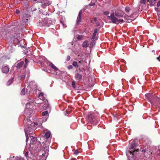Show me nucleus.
Listing matches in <instances>:
<instances>
[{
	"mask_svg": "<svg viewBox=\"0 0 160 160\" xmlns=\"http://www.w3.org/2000/svg\"><path fill=\"white\" fill-rule=\"evenodd\" d=\"M87 121L88 122H89L92 124L93 123L94 124V122H95V118L92 114H88L87 117Z\"/></svg>",
	"mask_w": 160,
	"mask_h": 160,
	"instance_id": "obj_5",
	"label": "nucleus"
},
{
	"mask_svg": "<svg viewBox=\"0 0 160 160\" xmlns=\"http://www.w3.org/2000/svg\"><path fill=\"white\" fill-rule=\"evenodd\" d=\"M70 160H76V159L74 158H71Z\"/></svg>",
	"mask_w": 160,
	"mask_h": 160,
	"instance_id": "obj_46",
	"label": "nucleus"
},
{
	"mask_svg": "<svg viewBox=\"0 0 160 160\" xmlns=\"http://www.w3.org/2000/svg\"><path fill=\"white\" fill-rule=\"evenodd\" d=\"M38 124L37 123H33V125H34V126H33V127L34 128L35 126V125H37Z\"/></svg>",
	"mask_w": 160,
	"mask_h": 160,
	"instance_id": "obj_41",
	"label": "nucleus"
},
{
	"mask_svg": "<svg viewBox=\"0 0 160 160\" xmlns=\"http://www.w3.org/2000/svg\"><path fill=\"white\" fill-rule=\"evenodd\" d=\"M78 150H76L74 152V154H75V155H77L78 154Z\"/></svg>",
	"mask_w": 160,
	"mask_h": 160,
	"instance_id": "obj_39",
	"label": "nucleus"
},
{
	"mask_svg": "<svg viewBox=\"0 0 160 160\" xmlns=\"http://www.w3.org/2000/svg\"><path fill=\"white\" fill-rule=\"evenodd\" d=\"M29 153V152L28 151L26 152L25 154V156L26 157L28 160V159L29 158H31V152H30Z\"/></svg>",
	"mask_w": 160,
	"mask_h": 160,
	"instance_id": "obj_11",
	"label": "nucleus"
},
{
	"mask_svg": "<svg viewBox=\"0 0 160 160\" xmlns=\"http://www.w3.org/2000/svg\"><path fill=\"white\" fill-rule=\"evenodd\" d=\"M42 62H40V64H41V65L42 66Z\"/></svg>",
	"mask_w": 160,
	"mask_h": 160,
	"instance_id": "obj_50",
	"label": "nucleus"
},
{
	"mask_svg": "<svg viewBox=\"0 0 160 160\" xmlns=\"http://www.w3.org/2000/svg\"><path fill=\"white\" fill-rule=\"evenodd\" d=\"M51 135V133L49 131L46 132L45 134V137L47 139L49 138Z\"/></svg>",
	"mask_w": 160,
	"mask_h": 160,
	"instance_id": "obj_13",
	"label": "nucleus"
},
{
	"mask_svg": "<svg viewBox=\"0 0 160 160\" xmlns=\"http://www.w3.org/2000/svg\"><path fill=\"white\" fill-rule=\"evenodd\" d=\"M25 123L24 127L25 132L27 133H28V132L29 131V128L33 127L34 125L29 118H27L25 119Z\"/></svg>",
	"mask_w": 160,
	"mask_h": 160,
	"instance_id": "obj_3",
	"label": "nucleus"
},
{
	"mask_svg": "<svg viewBox=\"0 0 160 160\" xmlns=\"http://www.w3.org/2000/svg\"><path fill=\"white\" fill-rule=\"evenodd\" d=\"M94 22H97V18H94Z\"/></svg>",
	"mask_w": 160,
	"mask_h": 160,
	"instance_id": "obj_43",
	"label": "nucleus"
},
{
	"mask_svg": "<svg viewBox=\"0 0 160 160\" xmlns=\"http://www.w3.org/2000/svg\"><path fill=\"white\" fill-rule=\"evenodd\" d=\"M13 82V78H11L7 82V85L8 86L10 85L11 84H12V83Z\"/></svg>",
	"mask_w": 160,
	"mask_h": 160,
	"instance_id": "obj_17",
	"label": "nucleus"
},
{
	"mask_svg": "<svg viewBox=\"0 0 160 160\" xmlns=\"http://www.w3.org/2000/svg\"><path fill=\"white\" fill-rule=\"evenodd\" d=\"M16 160H25L23 158L21 157H17Z\"/></svg>",
	"mask_w": 160,
	"mask_h": 160,
	"instance_id": "obj_29",
	"label": "nucleus"
},
{
	"mask_svg": "<svg viewBox=\"0 0 160 160\" xmlns=\"http://www.w3.org/2000/svg\"><path fill=\"white\" fill-rule=\"evenodd\" d=\"M96 33H95L94 32L93 33V35H92V42L91 43V45L93 44V43H94V44H95L94 42L93 41L94 40V37H95L96 36Z\"/></svg>",
	"mask_w": 160,
	"mask_h": 160,
	"instance_id": "obj_22",
	"label": "nucleus"
},
{
	"mask_svg": "<svg viewBox=\"0 0 160 160\" xmlns=\"http://www.w3.org/2000/svg\"><path fill=\"white\" fill-rule=\"evenodd\" d=\"M90 22H91V23H92V22H93V20H91V21H90Z\"/></svg>",
	"mask_w": 160,
	"mask_h": 160,
	"instance_id": "obj_48",
	"label": "nucleus"
},
{
	"mask_svg": "<svg viewBox=\"0 0 160 160\" xmlns=\"http://www.w3.org/2000/svg\"><path fill=\"white\" fill-rule=\"evenodd\" d=\"M33 104V102H29L26 104V108L28 109H31Z\"/></svg>",
	"mask_w": 160,
	"mask_h": 160,
	"instance_id": "obj_9",
	"label": "nucleus"
},
{
	"mask_svg": "<svg viewBox=\"0 0 160 160\" xmlns=\"http://www.w3.org/2000/svg\"><path fill=\"white\" fill-rule=\"evenodd\" d=\"M43 95V94L42 93H40L39 95V97L40 98L41 97H42Z\"/></svg>",
	"mask_w": 160,
	"mask_h": 160,
	"instance_id": "obj_40",
	"label": "nucleus"
},
{
	"mask_svg": "<svg viewBox=\"0 0 160 160\" xmlns=\"http://www.w3.org/2000/svg\"><path fill=\"white\" fill-rule=\"evenodd\" d=\"M88 41L87 40L85 41L82 44V46L84 48H87L88 46Z\"/></svg>",
	"mask_w": 160,
	"mask_h": 160,
	"instance_id": "obj_14",
	"label": "nucleus"
},
{
	"mask_svg": "<svg viewBox=\"0 0 160 160\" xmlns=\"http://www.w3.org/2000/svg\"><path fill=\"white\" fill-rule=\"evenodd\" d=\"M77 38L78 40H81L83 38V36L82 35H79L78 36Z\"/></svg>",
	"mask_w": 160,
	"mask_h": 160,
	"instance_id": "obj_28",
	"label": "nucleus"
},
{
	"mask_svg": "<svg viewBox=\"0 0 160 160\" xmlns=\"http://www.w3.org/2000/svg\"><path fill=\"white\" fill-rule=\"evenodd\" d=\"M28 61L27 60H25V63L24 65V67H25V68H26L27 66V63H28Z\"/></svg>",
	"mask_w": 160,
	"mask_h": 160,
	"instance_id": "obj_35",
	"label": "nucleus"
},
{
	"mask_svg": "<svg viewBox=\"0 0 160 160\" xmlns=\"http://www.w3.org/2000/svg\"><path fill=\"white\" fill-rule=\"evenodd\" d=\"M43 24L46 27H49L52 24V22L50 19L46 18L43 21Z\"/></svg>",
	"mask_w": 160,
	"mask_h": 160,
	"instance_id": "obj_6",
	"label": "nucleus"
},
{
	"mask_svg": "<svg viewBox=\"0 0 160 160\" xmlns=\"http://www.w3.org/2000/svg\"><path fill=\"white\" fill-rule=\"evenodd\" d=\"M94 40H96V36L95 37H94Z\"/></svg>",
	"mask_w": 160,
	"mask_h": 160,
	"instance_id": "obj_47",
	"label": "nucleus"
},
{
	"mask_svg": "<svg viewBox=\"0 0 160 160\" xmlns=\"http://www.w3.org/2000/svg\"><path fill=\"white\" fill-rule=\"evenodd\" d=\"M81 62H82V61H79V63H81Z\"/></svg>",
	"mask_w": 160,
	"mask_h": 160,
	"instance_id": "obj_49",
	"label": "nucleus"
},
{
	"mask_svg": "<svg viewBox=\"0 0 160 160\" xmlns=\"http://www.w3.org/2000/svg\"><path fill=\"white\" fill-rule=\"evenodd\" d=\"M34 1H36L37 0H33Z\"/></svg>",
	"mask_w": 160,
	"mask_h": 160,
	"instance_id": "obj_52",
	"label": "nucleus"
},
{
	"mask_svg": "<svg viewBox=\"0 0 160 160\" xmlns=\"http://www.w3.org/2000/svg\"><path fill=\"white\" fill-rule=\"evenodd\" d=\"M31 138L30 144H33L35 141V138L33 136H30Z\"/></svg>",
	"mask_w": 160,
	"mask_h": 160,
	"instance_id": "obj_16",
	"label": "nucleus"
},
{
	"mask_svg": "<svg viewBox=\"0 0 160 160\" xmlns=\"http://www.w3.org/2000/svg\"><path fill=\"white\" fill-rule=\"evenodd\" d=\"M50 67L53 68L55 71H57L58 68L53 63L51 64Z\"/></svg>",
	"mask_w": 160,
	"mask_h": 160,
	"instance_id": "obj_19",
	"label": "nucleus"
},
{
	"mask_svg": "<svg viewBox=\"0 0 160 160\" xmlns=\"http://www.w3.org/2000/svg\"><path fill=\"white\" fill-rule=\"evenodd\" d=\"M37 144H38V146H39V147H40L42 146L40 142L38 141H37Z\"/></svg>",
	"mask_w": 160,
	"mask_h": 160,
	"instance_id": "obj_33",
	"label": "nucleus"
},
{
	"mask_svg": "<svg viewBox=\"0 0 160 160\" xmlns=\"http://www.w3.org/2000/svg\"><path fill=\"white\" fill-rule=\"evenodd\" d=\"M28 133H27L25 132V134H26V142H27L28 140V138H29V137H28V135H30L31 134H32V133H30L28 131Z\"/></svg>",
	"mask_w": 160,
	"mask_h": 160,
	"instance_id": "obj_21",
	"label": "nucleus"
},
{
	"mask_svg": "<svg viewBox=\"0 0 160 160\" xmlns=\"http://www.w3.org/2000/svg\"><path fill=\"white\" fill-rule=\"evenodd\" d=\"M2 70L3 73H7L9 72V69L8 67L5 66L2 68Z\"/></svg>",
	"mask_w": 160,
	"mask_h": 160,
	"instance_id": "obj_8",
	"label": "nucleus"
},
{
	"mask_svg": "<svg viewBox=\"0 0 160 160\" xmlns=\"http://www.w3.org/2000/svg\"><path fill=\"white\" fill-rule=\"evenodd\" d=\"M73 68V67L72 65H69L68 67V69H72Z\"/></svg>",
	"mask_w": 160,
	"mask_h": 160,
	"instance_id": "obj_32",
	"label": "nucleus"
},
{
	"mask_svg": "<svg viewBox=\"0 0 160 160\" xmlns=\"http://www.w3.org/2000/svg\"><path fill=\"white\" fill-rule=\"evenodd\" d=\"M24 63V62L23 61H21L19 62L18 63L16 67L18 68H21L22 65H23V64Z\"/></svg>",
	"mask_w": 160,
	"mask_h": 160,
	"instance_id": "obj_12",
	"label": "nucleus"
},
{
	"mask_svg": "<svg viewBox=\"0 0 160 160\" xmlns=\"http://www.w3.org/2000/svg\"><path fill=\"white\" fill-rule=\"evenodd\" d=\"M154 1H156V0H154Z\"/></svg>",
	"mask_w": 160,
	"mask_h": 160,
	"instance_id": "obj_53",
	"label": "nucleus"
},
{
	"mask_svg": "<svg viewBox=\"0 0 160 160\" xmlns=\"http://www.w3.org/2000/svg\"><path fill=\"white\" fill-rule=\"evenodd\" d=\"M34 129V128L32 127H31V128H29V131H28V132H30V133H32V131H33V130Z\"/></svg>",
	"mask_w": 160,
	"mask_h": 160,
	"instance_id": "obj_27",
	"label": "nucleus"
},
{
	"mask_svg": "<svg viewBox=\"0 0 160 160\" xmlns=\"http://www.w3.org/2000/svg\"><path fill=\"white\" fill-rule=\"evenodd\" d=\"M157 6L158 7L160 6V0L157 3Z\"/></svg>",
	"mask_w": 160,
	"mask_h": 160,
	"instance_id": "obj_37",
	"label": "nucleus"
},
{
	"mask_svg": "<svg viewBox=\"0 0 160 160\" xmlns=\"http://www.w3.org/2000/svg\"><path fill=\"white\" fill-rule=\"evenodd\" d=\"M124 14V12L122 11L118 10L112 13L110 16H108V18L111 20L112 23L118 24L120 22H124L122 19H118V18L122 17Z\"/></svg>",
	"mask_w": 160,
	"mask_h": 160,
	"instance_id": "obj_1",
	"label": "nucleus"
},
{
	"mask_svg": "<svg viewBox=\"0 0 160 160\" xmlns=\"http://www.w3.org/2000/svg\"><path fill=\"white\" fill-rule=\"evenodd\" d=\"M97 26H99L100 25L99 22L97 21V22H95Z\"/></svg>",
	"mask_w": 160,
	"mask_h": 160,
	"instance_id": "obj_38",
	"label": "nucleus"
},
{
	"mask_svg": "<svg viewBox=\"0 0 160 160\" xmlns=\"http://www.w3.org/2000/svg\"><path fill=\"white\" fill-rule=\"evenodd\" d=\"M81 72L82 70L80 68L78 69H76L75 71L74 78L78 82L81 81L82 79V75Z\"/></svg>",
	"mask_w": 160,
	"mask_h": 160,
	"instance_id": "obj_4",
	"label": "nucleus"
},
{
	"mask_svg": "<svg viewBox=\"0 0 160 160\" xmlns=\"http://www.w3.org/2000/svg\"><path fill=\"white\" fill-rule=\"evenodd\" d=\"M97 30L96 29H95L94 30V33H97Z\"/></svg>",
	"mask_w": 160,
	"mask_h": 160,
	"instance_id": "obj_44",
	"label": "nucleus"
},
{
	"mask_svg": "<svg viewBox=\"0 0 160 160\" xmlns=\"http://www.w3.org/2000/svg\"><path fill=\"white\" fill-rule=\"evenodd\" d=\"M26 93L25 89L24 88L21 90V95H24Z\"/></svg>",
	"mask_w": 160,
	"mask_h": 160,
	"instance_id": "obj_23",
	"label": "nucleus"
},
{
	"mask_svg": "<svg viewBox=\"0 0 160 160\" xmlns=\"http://www.w3.org/2000/svg\"><path fill=\"white\" fill-rule=\"evenodd\" d=\"M45 62L46 63L47 65L48 66H50L51 64H52V63L48 61L47 60H46L45 61Z\"/></svg>",
	"mask_w": 160,
	"mask_h": 160,
	"instance_id": "obj_25",
	"label": "nucleus"
},
{
	"mask_svg": "<svg viewBox=\"0 0 160 160\" xmlns=\"http://www.w3.org/2000/svg\"><path fill=\"white\" fill-rule=\"evenodd\" d=\"M130 8L129 7H126L125 8V11L126 13L128 14L130 11Z\"/></svg>",
	"mask_w": 160,
	"mask_h": 160,
	"instance_id": "obj_20",
	"label": "nucleus"
},
{
	"mask_svg": "<svg viewBox=\"0 0 160 160\" xmlns=\"http://www.w3.org/2000/svg\"><path fill=\"white\" fill-rule=\"evenodd\" d=\"M71 58V57L69 56H68L67 57V59H66L67 61H69Z\"/></svg>",
	"mask_w": 160,
	"mask_h": 160,
	"instance_id": "obj_31",
	"label": "nucleus"
},
{
	"mask_svg": "<svg viewBox=\"0 0 160 160\" xmlns=\"http://www.w3.org/2000/svg\"><path fill=\"white\" fill-rule=\"evenodd\" d=\"M42 116L45 118H46L48 116V112L47 111L43 112L42 113Z\"/></svg>",
	"mask_w": 160,
	"mask_h": 160,
	"instance_id": "obj_15",
	"label": "nucleus"
},
{
	"mask_svg": "<svg viewBox=\"0 0 160 160\" xmlns=\"http://www.w3.org/2000/svg\"><path fill=\"white\" fill-rule=\"evenodd\" d=\"M50 4L49 2H46L42 3L41 6L43 8H45L46 6L49 5Z\"/></svg>",
	"mask_w": 160,
	"mask_h": 160,
	"instance_id": "obj_10",
	"label": "nucleus"
},
{
	"mask_svg": "<svg viewBox=\"0 0 160 160\" xmlns=\"http://www.w3.org/2000/svg\"><path fill=\"white\" fill-rule=\"evenodd\" d=\"M150 102L151 103V104H152V102L151 101H150Z\"/></svg>",
	"mask_w": 160,
	"mask_h": 160,
	"instance_id": "obj_51",
	"label": "nucleus"
},
{
	"mask_svg": "<svg viewBox=\"0 0 160 160\" xmlns=\"http://www.w3.org/2000/svg\"><path fill=\"white\" fill-rule=\"evenodd\" d=\"M82 10H81L79 12V13L78 14V16L77 19V21H76V24H79L81 21L82 18Z\"/></svg>",
	"mask_w": 160,
	"mask_h": 160,
	"instance_id": "obj_7",
	"label": "nucleus"
},
{
	"mask_svg": "<svg viewBox=\"0 0 160 160\" xmlns=\"http://www.w3.org/2000/svg\"><path fill=\"white\" fill-rule=\"evenodd\" d=\"M109 13V12L108 11H106L104 12V14L105 15H107Z\"/></svg>",
	"mask_w": 160,
	"mask_h": 160,
	"instance_id": "obj_36",
	"label": "nucleus"
},
{
	"mask_svg": "<svg viewBox=\"0 0 160 160\" xmlns=\"http://www.w3.org/2000/svg\"><path fill=\"white\" fill-rule=\"evenodd\" d=\"M16 12L17 14H18L19 13V10H16Z\"/></svg>",
	"mask_w": 160,
	"mask_h": 160,
	"instance_id": "obj_42",
	"label": "nucleus"
},
{
	"mask_svg": "<svg viewBox=\"0 0 160 160\" xmlns=\"http://www.w3.org/2000/svg\"><path fill=\"white\" fill-rule=\"evenodd\" d=\"M137 143L135 141H133L131 142V147L129 150V152L130 154H132V158L135 160L134 155L137 153L139 151V149L137 148Z\"/></svg>",
	"mask_w": 160,
	"mask_h": 160,
	"instance_id": "obj_2",
	"label": "nucleus"
},
{
	"mask_svg": "<svg viewBox=\"0 0 160 160\" xmlns=\"http://www.w3.org/2000/svg\"><path fill=\"white\" fill-rule=\"evenodd\" d=\"M27 89V93L30 94L31 92H32V89L30 87H28Z\"/></svg>",
	"mask_w": 160,
	"mask_h": 160,
	"instance_id": "obj_18",
	"label": "nucleus"
},
{
	"mask_svg": "<svg viewBox=\"0 0 160 160\" xmlns=\"http://www.w3.org/2000/svg\"><path fill=\"white\" fill-rule=\"evenodd\" d=\"M95 4V2H91L90 4H89V6H94Z\"/></svg>",
	"mask_w": 160,
	"mask_h": 160,
	"instance_id": "obj_34",
	"label": "nucleus"
},
{
	"mask_svg": "<svg viewBox=\"0 0 160 160\" xmlns=\"http://www.w3.org/2000/svg\"><path fill=\"white\" fill-rule=\"evenodd\" d=\"M29 101H30L29 102H31L33 101V99L31 98L30 100H29Z\"/></svg>",
	"mask_w": 160,
	"mask_h": 160,
	"instance_id": "obj_45",
	"label": "nucleus"
},
{
	"mask_svg": "<svg viewBox=\"0 0 160 160\" xmlns=\"http://www.w3.org/2000/svg\"><path fill=\"white\" fill-rule=\"evenodd\" d=\"M72 65L75 67H78L77 62L76 61L73 62L72 63Z\"/></svg>",
	"mask_w": 160,
	"mask_h": 160,
	"instance_id": "obj_24",
	"label": "nucleus"
},
{
	"mask_svg": "<svg viewBox=\"0 0 160 160\" xmlns=\"http://www.w3.org/2000/svg\"><path fill=\"white\" fill-rule=\"evenodd\" d=\"M76 85L75 82L74 81H72V86L74 88H76V85Z\"/></svg>",
	"mask_w": 160,
	"mask_h": 160,
	"instance_id": "obj_26",
	"label": "nucleus"
},
{
	"mask_svg": "<svg viewBox=\"0 0 160 160\" xmlns=\"http://www.w3.org/2000/svg\"><path fill=\"white\" fill-rule=\"evenodd\" d=\"M146 2V0H141L140 1V3L142 4H145Z\"/></svg>",
	"mask_w": 160,
	"mask_h": 160,
	"instance_id": "obj_30",
	"label": "nucleus"
}]
</instances>
